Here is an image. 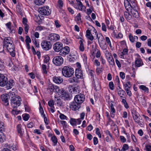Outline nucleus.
<instances>
[{"mask_svg":"<svg viewBox=\"0 0 151 151\" xmlns=\"http://www.w3.org/2000/svg\"><path fill=\"white\" fill-rule=\"evenodd\" d=\"M15 94L14 93V94H10L9 97L11 99L10 100V103L13 107L14 109L12 110V113L14 115H17L19 113V111H18L17 108L19 106V98L15 96Z\"/></svg>","mask_w":151,"mask_h":151,"instance_id":"f257e3e1","label":"nucleus"},{"mask_svg":"<svg viewBox=\"0 0 151 151\" xmlns=\"http://www.w3.org/2000/svg\"><path fill=\"white\" fill-rule=\"evenodd\" d=\"M13 80H10L7 81V78L3 74L0 73V86H6L7 89L11 88L14 85Z\"/></svg>","mask_w":151,"mask_h":151,"instance_id":"f03ea898","label":"nucleus"},{"mask_svg":"<svg viewBox=\"0 0 151 151\" xmlns=\"http://www.w3.org/2000/svg\"><path fill=\"white\" fill-rule=\"evenodd\" d=\"M62 73L63 76L66 77H71L73 74V69L71 66H64L62 69Z\"/></svg>","mask_w":151,"mask_h":151,"instance_id":"7ed1b4c3","label":"nucleus"},{"mask_svg":"<svg viewBox=\"0 0 151 151\" xmlns=\"http://www.w3.org/2000/svg\"><path fill=\"white\" fill-rule=\"evenodd\" d=\"M9 94H14V92H10L8 94H4L1 96L2 101L5 106H7L9 105L8 102L10 100L11 97H9Z\"/></svg>","mask_w":151,"mask_h":151,"instance_id":"20e7f679","label":"nucleus"},{"mask_svg":"<svg viewBox=\"0 0 151 151\" xmlns=\"http://www.w3.org/2000/svg\"><path fill=\"white\" fill-rule=\"evenodd\" d=\"M4 48H6L7 51L12 57L15 56V53L13 43H9L8 44L3 45Z\"/></svg>","mask_w":151,"mask_h":151,"instance_id":"39448f33","label":"nucleus"},{"mask_svg":"<svg viewBox=\"0 0 151 151\" xmlns=\"http://www.w3.org/2000/svg\"><path fill=\"white\" fill-rule=\"evenodd\" d=\"M38 11L42 15L48 16L50 14L51 11L47 6H44L39 8Z\"/></svg>","mask_w":151,"mask_h":151,"instance_id":"423d86ee","label":"nucleus"},{"mask_svg":"<svg viewBox=\"0 0 151 151\" xmlns=\"http://www.w3.org/2000/svg\"><path fill=\"white\" fill-rule=\"evenodd\" d=\"M53 64L56 66L61 65L63 62V59L61 56L55 57L52 59Z\"/></svg>","mask_w":151,"mask_h":151,"instance_id":"0eeeda50","label":"nucleus"},{"mask_svg":"<svg viewBox=\"0 0 151 151\" xmlns=\"http://www.w3.org/2000/svg\"><path fill=\"white\" fill-rule=\"evenodd\" d=\"M85 99V96L82 93H80L76 95L74 99L75 101L80 104L83 102Z\"/></svg>","mask_w":151,"mask_h":151,"instance_id":"6e6552de","label":"nucleus"},{"mask_svg":"<svg viewBox=\"0 0 151 151\" xmlns=\"http://www.w3.org/2000/svg\"><path fill=\"white\" fill-rule=\"evenodd\" d=\"M42 49L45 50H48L51 47V45L50 42L43 41L41 43Z\"/></svg>","mask_w":151,"mask_h":151,"instance_id":"1a4fd4ad","label":"nucleus"},{"mask_svg":"<svg viewBox=\"0 0 151 151\" xmlns=\"http://www.w3.org/2000/svg\"><path fill=\"white\" fill-rule=\"evenodd\" d=\"M63 46V44L58 42H56L54 44L53 48L54 50L56 52H60L62 49Z\"/></svg>","mask_w":151,"mask_h":151,"instance_id":"9d476101","label":"nucleus"},{"mask_svg":"<svg viewBox=\"0 0 151 151\" xmlns=\"http://www.w3.org/2000/svg\"><path fill=\"white\" fill-rule=\"evenodd\" d=\"M61 97L62 99L65 100H70L72 98V96L70 95L66 91L64 90L62 91V92L61 94Z\"/></svg>","mask_w":151,"mask_h":151,"instance_id":"9b49d317","label":"nucleus"},{"mask_svg":"<svg viewBox=\"0 0 151 151\" xmlns=\"http://www.w3.org/2000/svg\"><path fill=\"white\" fill-rule=\"evenodd\" d=\"M49 40L52 42H55L59 40L60 37L59 35L56 34H51L48 36Z\"/></svg>","mask_w":151,"mask_h":151,"instance_id":"f8f14e48","label":"nucleus"},{"mask_svg":"<svg viewBox=\"0 0 151 151\" xmlns=\"http://www.w3.org/2000/svg\"><path fill=\"white\" fill-rule=\"evenodd\" d=\"M69 107L73 110L76 111L80 108L81 104L76 101H73L70 104Z\"/></svg>","mask_w":151,"mask_h":151,"instance_id":"ddd939ff","label":"nucleus"},{"mask_svg":"<svg viewBox=\"0 0 151 151\" xmlns=\"http://www.w3.org/2000/svg\"><path fill=\"white\" fill-rule=\"evenodd\" d=\"M132 113L133 119L135 122L139 124L140 123L139 119V114L135 110L132 111Z\"/></svg>","mask_w":151,"mask_h":151,"instance_id":"4468645a","label":"nucleus"},{"mask_svg":"<svg viewBox=\"0 0 151 151\" xmlns=\"http://www.w3.org/2000/svg\"><path fill=\"white\" fill-rule=\"evenodd\" d=\"M69 47L68 46H65L63 48V47L62 49L60 52V55L65 56L69 53Z\"/></svg>","mask_w":151,"mask_h":151,"instance_id":"2eb2a0df","label":"nucleus"},{"mask_svg":"<svg viewBox=\"0 0 151 151\" xmlns=\"http://www.w3.org/2000/svg\"><path fill=\"white\" fill-rule=\"evenodd\" d=\"M75 76L78 78H83V74L82 71L80 68L76 69L75 71Z\"/></svg>","mask_w":151,"mask_h":151,"instance_id":"dca6fc26","label":"nucleus"},{"mask_svg":"<svg viewBox=\"0 0 151 151\" xmlns=\"http://www.w3.org/2000/svg\"><path fill=\"white\" fill-rule=\"evenodd\" d=\"M136 67H139L143 65V63L141 58H136L135 61Z\"/></svg>","mask_w":151,"mask_h":151,"instance_id":"f3484780","label":"nucleus"},{"mask_svg":"<svg viewBox=\"0 0 151 151\" xmlns=\"http://www.w3.org/2000/svg\"><path fill=\"white\" fill-rule=\"evenodd\" d=\"M107 56H108V58L107 59L109 63L111 65L113 66L114 65V61L112 56L111 55V54L108 52L107 54Z\"/></svg>","mask_w":151,"mask_h":151,"instance_id":"a211bd4d","label":"nucleus"},{"mask_svg":"<svg viewBox=\"0 0 151 151\" xmlns=\"http://www.w3.org/2000/svg\"><path fill=\"white\" fill-rule=\"evenodd\" d=\"M77 3V5L79 6L78 9L82 11L85 12L86 11V7L84 6L81 1V0H76Z\"/></svg>","mask_w":151,"mask_h":151,"instance_id":"6ab92c4d","label":"nucleus"},{"mask_svg":"<svg viewBox=\"0 0 151 151\" xmlns=\"http://www.w3.org/2000/svg\"><path fill=\"white\" fill-rule=\"evenodd\" d=\"M111 104L110 107V110L111 111L110 115L111 117L113 118L114 117L115 115V114L116 112V111L114 108V107L113 104H112V103H113V102L111 101Z\"/></svg>","mask_w":151,"mask_h":151,"instance_id":"aec40b11","label":"nucleus"},{"mask_svg":"<svg viewBox=\"0 0 151 151\" xmlns=\"http://www.w3.org/2000/svg\"><path fill=\"white\" fill-rule=\"evenodd\" d=\"M63 79L60 76H55L53 78V81L56 83H60L63 82Z\"/></svg>","mask_w":151,"mask_h":151,"instance_id":"412c9836","label":"nucleus"},{"mask_svg":"<svg viewBox=\"0 0 151 151\" xmlns=\"http://www.w3.org/2000/svg\"><path fill=\"white\" fill-rule=\"evenodd\" d=\"M86 37L91 41L93 40L94 37L92 35L89 29H87L86 31Z\"/></svg>","mask_w":151,"mask_h":151,"instance_id":"4be33fe9","label":"nucleus"},{"mask_svg":"<svg viewBox=\"0 0 151 151\" xmlns=\"http://www.w3.org/2000/svg\"><path fill=\"white\" fill-rule=\"evenodd\" d=\"M135 6L133 8V9L131 11V14L133 15V17L136 18H138L139 17V15L137 10H135L136 9Z\"/></svg>","mask_w":151,"mask_h":151,"instance_id":"5701e85b","label":"nucleus"},{"mask_svg":"<svg viewBox=\"0 0 151 151\" xmlns=\"http://www.w3.org/2000/svg\"><path fill=\"white\" fill-rule=\"evenodd\" d=\"M97 37L98 38V40L99 44H103L105 42L104 39L102 35H100V36L98 37V34H97Z\"/></svg>","mask_w":151,"mask_h":151,"instance_id":"b1692460","label":"nucleus"},{"mask_svg":"<svg viewBox=\"0 0 151 151\" xmlns=\"http://www.w3.org/2000/svg\"><path fill=\"white\" fill-rule=\"evenodd\" d=\"M80 40L79 42V43L80 44V46H79V50L81 51H83L84 50V44L83 43V42L84 41V40L83 39L81 38H80Z\"/></svg>","mask_w":151,"mask_h":151,"instance_id":"393cba45","label":"nucleus"},{"mask_svg":"<svg viewBox=\"0 0 151 151\" xmlns=\"http://www.w3.org/2000/svg\"><path fill=\"white\" fill-rule=\"evenodd\" d=\"M9 43H13V42L12 40H11L10 37H6L4 39V41L3 42V45L7 44Z\"/></svg>","mask_w":151,"mask_h":151,"instance_id":"a878e982","label":"nucleus"},{"mask_svg":"<svg viewBox=\"0 0 151 151\" xmlns=\"http://www.w3.org/2000/svg\"><path fill=\"white\" fill-rule=\"evenodd\" d=\"M125 8L128 11H130L131 12L133 9L134 7L132 6L130 4L129 2H128V4L127 5H126L124 4Z\"/></svg>","mask_w":151,"mask_h":151,"instance_id":"bb28decb","label":"nucleus"},{"mask_svg":"<svg viewBox=\"0 0 151 151\" xmlns=\"http://www.w3.org/2000/svg\"><path fill=\"white\" fill-rule=\"evenodd\" d=\"M63 90V89H60L58 86H55L54 89V91H53L56 92L57 93H58V95H59L61 93L62 91Z\"/></svg>","mask_w":151,"mask_h":151,"instance_id":"cd10ccee","label":"nucleus"},{"mask_svg":"<svg viewBox=\"0 0 151 151\" xmlns=\"http://www.w3.org/2000/svg\"><path fill=\"white\" fill-rule=\"evenodd\" d=\"M124 14L126 19L129 20L132 18V16L129 12H125L124 13Z\"/></svg>","mask_w":151,"mask_h":151,"instance_id":"c85d7f7f","label":"nucleus"},{"mask_svg":"<svg viewBox=\"0 0 151 151\" xmlns=\"http://www.w3.org/2000/svg\"><path fill=\"white\" fill-rule=\"evenodd\" d=\"M55 86L52 83H49L47 89L50 91L51 92L54 91V89Z\"/></svg>","mask_w":151,"mask_h":151,"instance_id":"c756f323","label":"nucleus"},{"mask_svg":"<svg viewBox=\"0 0 151 151\" xmlns=\"http://www.w3.org/2000/svg\"><path fill=\"white\" fill-rule=\"evenodd\" d=\"M139 88L144 91L145 92L148 93L149 92V89L148 88L144 85H141L139 86Z\"/></svg>","mask_w":151,"mask_h":151,"instance_id":"7c9ffc66","label":"nucleus"},{"mask_svg":"<svg viewBox=\"0 0 151 151\" xmlns=\"http://www.w3.org/2000/svg\"><path fill=\"white\" fill-rule=\"evenodd\" d=\"M45 0H35V2L37 5H41L45 2Z\"/></svg>","mask_w":151,"mask_h":151,"instance_id":"2f4dec72","label":"nucleus"},{"mask_svg":"<svg viewBox=\"0 0 151 151\" xmlns=\"http://www.w3.org/2000/svg\"><path fill=\"white\" fill-rule=\"evenodd\" d=\"M51 140L54 143V145H56L58 142V139L56 137L55 135L53 136L52 137Z\"/></svg>","mask_w":151,"mask_h":151,"instance_id":"473e14b6","label":"nucleus"},{"mask_svg":"<svg viewBox=\"0 0 151 151\" xmlns=\"http://www.w3.org/2000/svg\"><path fill=\"white\" fill-rule=\"evenodd\" d=\"M119 90L118 91V93L119 96L124 95L125 94V92L124 91L121 89L120 87H119Z\"/></svg>","mask_w":151,"mask_h":151,"instance_id":"72a5a7b5","label":"nucleus"},{"mask_svg":"<svg viewBox=\"0 0 151 151\" xmlns=\"http://www.w3.org/2000/svg\"><path fill=\"white\" fill-rule=\"evenodd\" d=\"M128 52V50L126 48H124L123 49V52H122V54L120 55L121 56V58H122L123 55H127Z\"/></svg>","mask_w":151,"mask_h":151,"instance_id":"f704fd0d","label":"nucleus"},{"mask_svg":"<svg viewBox=\"0 0 151 151\" xmlns=\"http://www.w3.org/2000/svg\"><path fill=\"white\" fill-rule=\"evenodd\" d=\"M70 122L71 125L73 126L76 125V119L71 118L70 121Z\"/></svg>","mask_w":151,"mask_h":151,"instance_id":"c9c22d12","label":"nucleus"},{"mask_svg":"<svg viewBox=\"0 0 151 151\" xmlns=\"http://www.w3.org/2000/svg\"><path fill=\"white\" fill-rule=\"evenodd\" d=\"M23 119L25 121H27L29 118V116L28 114H24L22 115Z\"/></svg>","mask_w":151,"mask_h":151,"instance_id":"e433bc0d","label":"nucleus"},{"mask_svg":"<svg viewBox=\"0 0 151 151\" xmlns=\"http://www.w3.org/2000/svg\"><path fill=\"white\" fill-rule=\"evenodd\" d=\"M100 47L101 48V49L104 50H105L107 48V46L106 43L105 42L103 43V44H99Z\"/></svg>","mask_w":151,"mask_h":151,"instance_id":"4c0bfd02","label":"nucleus"},{"mask_svg":"<svg viewBox=\"0 0 151 151\" xmlns=\"http://www.w3.org/2000/svg\"><path fill=\"white\" fill-rule=\"evenodd\" d=\"M122 102L124 104V106L126 109H128L129 108V106L125 99H122Z\"/></svg>","mask_w":151,"mask_h":151,"instance_id":"58836bf2","label":"nucleus"},{"mask_svg":"<svg viewBox=\"0 0 151 151\" xmlns=\"http://www.w3.org/2000/svg\"><path fill=\"white\" fill-rule=\"evenodd\" d=\"M6 25L10 31V32H12L13 30L11 29V23L10 22L6 24Z\"/></svg>","mask_w":151,"mask_h":151,"instance_id":"ea45409f","label":"nucleus"},{"mask_svg":"<svg viewBox=\"0 0 151 151\" xmlns=\"http://www.w3.org/2000/svg\"><path fill=\"white\" fill-rule=\"evenodd\" d=\"M61 124L63 125L64 129V128H67L68 127L67 124L66 122L64 121H60Z\"/></svg>","mask_w":151,"mask_h":151,"instance_id":"a19ab883","label":"nucleus"},{"mask_svg":"<svg viewBox=\"0 0 151 151\" xmlns=\"http://www.w3.org/2000/svg\"><path fill=\"white\" fill-rule=\"evenodd\" d=\"M81 14L80 13H79L76 17L77 22L79 23L81 22Z\"/></svg>","mask_w":151,"mask_h":151,"instance_id":"79ce46f5","label":"nucleus"},{"mask_svg":"<svg viewBox=\"0 0 151 151\" xmlns=\"http://www.w3.org/2000/svg\"><path fill=\"white\" fill-rule=\"evenodd\" d=\"M128 37L130 41L132 42H134V38L132 35L131 34H129Z\"/></svg>","mask_w":151,"mask_h":151,"instance_id":"37998d69","label":"nucleus"},{"mask_svg":"<svg viewBox=\"0 0 151 151\" xmlns=\"http://www.w3.org/2000/svg\"><path fill=\"white\" fill-rule=\"evenodd\" d=\"M5 140V136L2 134H0V142H3Z\"/></svg>","mask_w":151,"mask_h":151,"instance_id":"c03bdc74","label":"nucleus"},{"mask_svg":"<svg viewBox=\"0 0 151 151\" xmlns=\"http://www.w3.org/2000/svg\"><path fill=\"white\" fill-rule=\"evenodd\" d=\"M20 83L19 84V87L21 88H22L23 87H24L26 86L25 84L24 83V80H21L20 81Z\"/></svg>","mask_w":151,"mask_h":151,"instance_id":"a18cd8bd","label":"nucleus"},{"mask_svg":"<svg viewBox=\"0 0 151 151\" xmlns=\"http://www.w3.org/2000/svg\"><path fill=\"white\" fill-rule=\"evenodd\" d=\"M39 105H40V108H39L40 111V113L41 114L42 116H43V115L45 114H44L43 110V108L41 106V104L40 103Z\"/></svg>","mask_w":151,"mask_h":151,"instance_id":"49530a36","label":"nucleus"},{"mask_svg":"<svg viewBox=\"0 0 151 151\" xmlns=\"http://www.w3.org/2000/svg\"><path fill=\"white\" fill-rule=\"evenodd\" d=\"M42 66L43 73L45 74H47V72L46 70V65L43 64L42 65Z\"/></svg>","mask_w":151,"mask_h":151,"instance_id":"de8ad7c7","label":"nucleus"},{"mask_svg":"<svg viewBox=\"0 0 151 151\" xmlns=\"http://www.w3.org/2000/svg\"><path fill=\"white\" fill-rule=\"evenodd\" d=\"M109 88L111 90H113L114 89V85L112 82H110L109 83Z\"/></svg>","mask_w":151,"mask_h":151,"instance_id":"09e8293b","label":"nucleus"},{"mask_svg":"<svg viewBox=\"0 0 151 151\" xmlns=\"http://www.w3.org/2000/svg\"><path fill=\"white\" fill-rule=\"evenodd\" d=\"M74 86L72 85H70L68 87V89L69 91L71 93H72L73 91V90Z\"/></svg>","mask_w":151,"mask_h":151,"instance_id":"8fccbe9b","label":"nucleus"},{"mask_svg":"<svg viewBox=\"0 0 151 151\" xmlns=\"http://www.w3.org/2000/svg\"><path fill=\"white\" fill-rule=\"evenodd\" d=\"M145 149L147 151H151V146L149 145H146Z\"/></svg>","mask_w":151,"mask_h":151,"instance_id":"3c124183","label":"nucleus"},{"mask_svg":"<svg viewBox=\"0 0 151 151\" xmlns=\"http://www.w3.org/2000/svg\"><path fill=\"white\" fill-rule=\"evenodd\" d=\"M31 40L29 36H26L25 42L26 43H29L31 42Z\"/></svg>","mask_w":151,"mask_h":151,"instance_id":"603ef678","label":"nucleus"},{"mask_svg":"<svg viewBox=\"0 0 151 151\" xmlns=\"http://www.w3.org/2000/svg\"><path fill=\"white\" fill-rule=\"evenodd\" d=\"M4 130V127L3 126V123L0 122V132H1Z\"/></svg>","mask_w":151,"mask_h":151,"instance_id":"864d4df0","label":"nucleus"},{"mask_svg":"<svg viewBox=\"0 0 151 151\" xmlns=\"http://www.w3.org/2000/svg\"><path fill=\"white\" fill-rule=\"evenodd\" d=\"M96 134L99 136V137L101 138V135L100 133L99 129L97 128L96 129Z\"/></svg>","mask_w":151,"mask_h":151,"instance_id":"5fc2aeb1","label":"nucleus"},{"mask_svg":"<svg viewBox=\"0 0 151 151\" xmlns=\"http://www.w3.org/2000/svg\"><path fill=\"white\" fill-rule=\"evenodd\" d=\"M60 118L61 119H66L67 118V117L65 115L63 114H62L60 113V115L59 116Z\"/></svg>","mask_w":151,"mask_h":151,"instance_id":"6e6d98bb","label":"nucleus"},{"mask_svg":"<svg viewBox=\"0 0 151 151\" xmlns=\"http://www.w3.org/2000/svg\"><path fill=\"white\" fill-rule=\"evenodd\" d=\"M44 118V120L45 123L46 125L48 124L49 122L47 120V117L45 116V114H43L42 116Z\"/></svg>","mask_w":151,"mask_h":151,"instance_id":"4d7b16f0","label":"nucleus"},{"mask_svg":"<svg viewBox=\"0 0 151 151\" xmlns=\"http://www.w3.org/2000/svg\"><path fill=\"white\" fill-rule=\"evenodd\" d=\"M76 80V78L75 77H73V78H70L69 79V81L71 83L75 82Z\"/></svg>","mask_w":151,"mask_h":151,"instance_id":"13d9d810","label":"nucleus"},{"mask_svg":"<svg viewBox=\"0 0 151 151\" xmlns=\"http://www.w3.org/2000/svg\"><path fill=\"white\" fill-rule=\"evenodd\" d=\"M124 86L125 88H127L128 87V88H129L131 87V85L130 83L129 82H127L124 85Z\"/></svg>","mask_w":151,"mask_h":151,"instance_id":"bf43d9fd","label":"nucleus"},{"mask_svg":"<svg viewBox=\"0 0 151 151\" xmlns=\"http://www.w3.org/2000/svg\"><path fill=\"white\" fill-rule=\"evenodd\" d=\"M125 90L127 94L129 96H130L132 95V93L131 91L129 90V88H127L125 89Z\"/></svg>","mask_w":151,"mask_h":151,"instance_id":"052dcab7","label":"nucleus"},{"mask_svg":"<svg viewBox=\"0 0 151 151\" xmlns=\"http://www.w3.org/2000/svg\"><path fill=\"white\" fill-rule=\"evenodd\" d=\"M101 55V53L100 50L97 49L96 55V57L97 58H99L100 57Z\"/></svg>","mask_w":151,"mask_h":151,"instance_id":"680f3d73","label":"nucleus"},{"mask_svg":"<svg viewBox=\"0 0 151 151\" xmlns=\"http://www.w3.org/2000/svg\"><path fill=\"white\" fill-rule=\"evenodd\" d=\"M120 76L122 79H124L125 78V74L123 72H120Z\"/></svg>","mask_w":151,"mask_h":151,"instance_id":"e2e57ef3","label":"nucleus"},{"mask_svg":"<svg viewBox=\"0 0 151 151\" xmlns=\"http://www.w3.org/2000/svg\"><path fill=\"white\" fill-rule=\"evenodd\" d=\"M102 29L103 31L106 32V25L104 23H102Z\"/></svg>","mask_w":151,"mask_h":151,"instance_id":"0e129e2a","label":"nucleus"},{"mask_svg":"<svg viewBox=\"0 0 151 151\" xmlns=\"http://www.w3.org/2000/svg\"><path fill=\"white\" fill-rule=\"evenodd\" d=\"M4 68V63L0 60V70H2Z\"/></svg>","mask_w":151,"mask_h":151,"instance_id":"69168bd1","label":"nucleus"},{"mask_svg":"<svg viewBox=\"0 0 151 151\" xmlns=\"http://www.w3.org/2000/svg\"><path fill=\"white\" fill-rule=\"evenodd\" d=\"M48 104L49 106L50 107H52L53 106L54 103L52 100H50L48 102Z\"/></svg>","mask_w":151,"mask_h":151,"instance_id":"338daca9","label":"nucleus"},{"mask_svg":"<svg viewBox=\"0 0 151 151\" xmlns=\"http://www.w3.org/2000/svg\"><path fill=\"white\" fill-rule=\"evenodd\" d=\"M6 65L10 67L12 66L13 64L10 60H9L8 61L6 62Z\"/></svg>","mask_w":151,"mask_h":151,"instance_id":"774afa93","label":"nucleus"}]
</instances>
